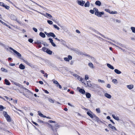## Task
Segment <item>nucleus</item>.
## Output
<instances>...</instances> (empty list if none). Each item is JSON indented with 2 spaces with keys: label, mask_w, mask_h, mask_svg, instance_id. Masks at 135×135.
I'll use <instances>...</instances> for the list:
<instances>
[{
  "label": "nucleus",
  "mask_w": 135,
  "mask_h": 135,
  "mask_svg": "<svg viewBox=\"0 0 135 135\" xmlns=\"http://www.w3.org/2000/svg\"><path fill=\"white\" fill-rule=\"evenodd\" d=\"M9 49L12 50L13 52L15 53L14 55H15L16 57L19 58L20 59H22L21 58V54L17 51L16 50H15L13 49L12 48L10 47H9Z\"/></svg>",
  "instance_id": "1"
},
{
  "label": "nucleus",
  "mask_w": 135,
  "mask_h": 135,
  "mask_svg": "<svg viewBox=\"0 0 135 135\" xmlns=\"http://www.w3.org/2000/svg\"><path fill=\"white\" fill-rule=\"evenodd\" d=\"M73 50L75 52L79 55H81L82 56L84 55V56H90L89 55L87 54H83L82 52H81L79 50L77 49H74Z\"/></svg>",
  "instance_id": "2"
},
{
  "label": "nucleus",
  "mask_w": 135,
  "mask_h": 135,
  "mask_svg": "<svg viewBox=\"0 0 135 135\" xmlns=\"http://www.w3.org/2000/svg\"><path fill=\"white\" fill-rule=\"evenodd\" d=\"M3 114L4 116L6 118L8 122H10L11 121L10 117L8 115L7 112H4Z\"/></svg>",
  "instance_id": "3"
},
{
  "label": "nucleus",
  "mask_w": 135,
  "mask_h": 135,
  "mask_svg": "<svg viewBox=\"0 0 135 135\" xmlns=\"http://www.w3.org/2000/svg\"><path fill=\"white\" fill-rule=\"evenodd\" d=\"M76 2L79 5L81 6H83L85 3V2L83 0H77Z\"/></svg>",
  "instance_id": "4"
},
{
  "label": "nucleus",
  "mask_w": 135,
  "mask_h": 135,
  "mask_svg": "<svg viewBox=\"0 0 135 135\" xmlns=\"http://www.w3.org/2000/svg\"><path fill=\"white\" fill-rule=\"evenodd\" d=\"M22 60H23V61L26 63V64L28 65L29 66H30V67L31 68L33 67L34 66L32 64L29 63L26 60H25L22 59Z\"/></svg>",
  "instance_id": "5"
},
{
  "label": "nucleus",
  "mask_w": 135,
  "mask_h": 135,
  "mask_svg": "<svg viewBox=\"0 0 135 135\" xmlns=\"http://www.w3.org/2000/svg\"><path fill=\"white\" fill-rule=\"evenodd\" d=\"M72 56L70 55H69L68 56V57H64V59L65 61L69 62V61L70 60H71L72 59Z\"/></svg>",
  "instance_id": "6"
},
{
  "label": "nucleus",
  "mask_w": 135,
  "mask_h": 135,
  "mask_svg": "<svg viewBox=\"0 0 135 135\" xmlns=\"http://www.w3.org/2000/svg\"><path fill=\"white\" fill-rule=\"evenodd\" d=\"M77 89L79 90V92L82 94H84L85 92V90L84 89H81L78 87H77Z\"/></svg>",
  "instance_id": "7"
},
{
  "label": "nucleus",
  "mask_w": 135,
  "mask_h": 135,
  "mask_svg": "<svg viewBox=\"0 0 135 135\" xmlns=\"http://www.w3.org/2000/svg\"><path fill=\"white\" fill-rule=\"evenodd\" d=\"M109 127L111 129H112L113 131H114V130L117 131V129L114 126H113L111 124H109L108 125Z\"/></svg>",
  "instance_id": "8"
},
{
  "label": "nucleus",
  "mask_w": 135,
  "mask_h": 135,
  "mask_svg": "<svg viewBox=\"0 0 135 135\" xmlns=\"http://www.w3.org/2000/svg\"><path fill=\"white\" fill-rule=\"evenodd\" d=\"M9 17L12 20L15 21L16 20L17 18L16 17L13 15H10Z\"/></svg>",
  "instance_id": "9"
},
{
  "label": "nucleus",
  "mask_w": 135,
  "mask_h": 135,
  "mask_svg": "<svg viewBox=\"0 0 135 135\" xmlns=\"http://www.w3.org/2000/svg\"><path fill=\"white\" fill-rule=\"evenodd\" d=\"M93 118H94V120L97 122H99L100 121L99 118L95 114L94 115Z\"/></svg>",
  "instance_id": "10"
},
{
  "label": "nucleus",
  "mask_w": 135,
  "mask_h": 135,
  "mask_svg": "<svg viewBox=\"0 0 135 135\" xmlns=\"http://www.w3.org/2000/svg\"><path fill=\"white\" fill-rule=\"evenodd\" d=\"M104 14V12H99L98 13H97L95 15L97 16L98 17H101L102 15H103Z\"/></svg>",
  "instance_id": "11"
},
{
  "label": "nucleus",
  "mask_w": 135,
  "mask_h": 135,
  "mask_svg": "<svg viewBox=\"0 0 135 135\" xmlns=\"http://www.w3.org/2000/svg\"><path fill=\"white\" fill-rule=\"evenodd\" d=\"M89 66L92 69H94L95 67L94 66L93 64L91 62H89L88 64Z\"/></svg>",
  "instance_id": "12"
},
{
  "label": "nucleus",
  "mask_w": 135,
  "mask_h": 135,
  "mask_svg": "<svg viewBox=\"0 0 135 135\" xmlns=\"http://www.w3.org/2000/svg\"><path fill=\"white\" fill-rule=\"evenodd\" d=\"M48 36L50 37V36L54 38L55 37H56L54 33L52 32H50L49 33V34Z\"/></svg>",
  "instance_id": "13"
},
{
  "label": "nucleus",
  "mask_w": 135,
  "mask_h": 135,
  "mask_svg": "<svg viewBox=\"0 0 135 135\" xmlns=\"http://www.w3.org/2000/svg\"><path fill=\"white\" fill-rule=\"evenodd\" d=\"M104 95L105 97L109 99H110L112 97L111 95L107 93H105Z\"/></svg>",
  "instance_id": "14"
},
{
  "label": "nucleus",
  "mask_w": 135,
  "mask_h": 135,
  "mask_svg": "<svg viewBox=\"0 0 135 135\" xmlns=\"http://www.w3.org/2000/svg\"><path fill=\"white\" fill-rule=\"evenodd\" d=\"M19 68L23 70L25 69V66L22 64H21L19 66Z\"/></svg>",
  "instance_id": "15"
},
{
  "label": "nucleus",
  "mask_w": 135,
  "mask_h": 135,
  "mask_svg": "<svg viewBox=\"0 0 135 135\" xmlns=\"http://www.w3.org/2000/svg\"><path fill=\"white\" fill-rule=\"evenodd\" d=\"M44 16H45L47 17H52V16L50 14L46 13V14H43Z\"/></svg>",
  "instance_id": "16"
},
{
  "label": "nucleus",
  "mask_w": 135,
  "mask_h": 135,
  "mask_svg": "<svg viewBox=\"0 0 135 135\" xmlns=\"http://www.w3.org/2000/svg\"><path fill=\"white\" fill-rule=\"evenodd\" d=\"M4 81L6 85H10V83L9 82V81H8V80H7L6 79H5L4 80Z\"/></svg>",
  "instance_id": "17"
},
{
  "label": "nucleus",
  "mask_w": 135,
  "mask_h": 135,
  "mask_svg": "<svg viewBox=\"0 0 135 135\" xmlns=\"http://www.w3.org/2000/svg\"><path fill=\"white\" fill-rule=\"evenodd\" d=\"M22 88V89H25L26 90V91L27 92H28L30 94H33V93H32V92L28 90L27 88H25L23 86V87L22 88Z\"/></svg>",
  "instance_id": "18"
},
{
  "label": "nucleus",
  "mask_w": 135,
  "mask_h": 135,
  "mask_svg": "<svg viewBox=\"0 0 135 135\" xmlns=\"http://www.w3.org/2000/svg\"><path fill=\"white\" fill-rule=\"evenodd\" d=\"M107 66L110 69H112L113 70L114 69V68L113 66L112 65H110V64H107Z\"/></svg>",
  "instance_id": "19"
},
{
  "label": "nucleus",
  "mask_w": 135,
  "mask_h": 135,
  "mask_svg": "<svg viewBox=\"0 0 135 135\" xmlns=\"http://www.w3.org/2000/svg\"><path fill=\"white\" fill-rule=\"evenodd\" d=\"M114 71L117 74H119L121 73V72L120 71L117 69H114Z\"/></svg>",
  "instance_id": "20"
},
{
  "label": "nucleus",
  "mask_w": 135,
  "mask_h": 135,
  "mask_svg": "<svg viewBox=\"0 0 135 135\" xmlns=\"http://www.w3.org/2000/svg\"><path fill=\"white\" fill-rule=\"evenodd\" d=\"M40 36L42 38H45L46 37L45 34L42 32H40L39 33Z\"/></svg>",
  "instance_id": "21"
},
{
  "label": "nucleus",
  "mask_w": 135,
  "mask_h": 135,
  "mask_svg": "<svg viewBox=\"0 0 135 135\" xmlns=\"http://www.w3.org/2000/svg\"><path fill=\"white\" fill-rule=\"evenodd\" d=\"M46 52L49 55H51L52 52V51L49 50V49H48L46 51Z\"/></svg>",
  "instance_id": "22"
},
{
  "label": "nucleus",
  "mask_w": 135,
  "mask_h": 135,
  "mask_svg": "<svg viewBox=\"0 0 135 135\" xmlns=\"http://www.w3.org/2000/svg\"><path fill=\"white\" fill-rule=\"evenodd\" d=\"M95 4L97 5L98 6H100L101 5V3L100 1H97L95 2Z\"/></svg>",
  "instance_id": "23"
},
{
  "label": "nucleus",
  "mask_w": 135,
  "mask_h": 135,
  "mask_svg": "<svg viewBox=\"0 0 135 135\" xmlns=\"http://www.w3.org/2000/svg\"><path fill=\"white\" fill-rule=\"evenodd\" d=\"M127 87L129 89H131L133 87V86L132 85H128L127 86Z\"/></svg>",
  "instance_id": "24"
},
{
  "label": "nucleus",
  "mask_w": 135,
  "mask_h": 135,
  "mask_svg": "<svg viewBox=\"0 0 135 135\" xmlns=\"http://www.w3.org/2000/svg\"><path fill=\"white\" fill-rule=\"evenodd\" d=\"M87 114L91 118H93L94 115H95L94 114H91L89 112H87Z\"/></svg>",
  "instance_id": "25"
},
{
  "label": "nucleus",
  "mask_w": 135,
  "mask_h": 135,
  "mask_svg": "<svg viewBox=\"0 0 135 135\" xmlns=\"http://www.w3.org/2000/svg\"><path fill=\"white\" fill-rule=\"evenodd\" d=\"M77 78L79 80L81 81L82 83H83L84 81V79L82 78H80V76H79V77H78Z\"/></svg>",
  "instance_id": "26"
},
{
  "label": "nucleus",
  "mask_w": 135,
  "mask_h": 135,
  "mask_svg": "<svg viewBox=\"0 0 135 135\" xmlns=\"http://www.w3.org/2000/svg\"><path fill=\"white\" fill-rule=\"evenodd\" d=\"M87 86L88 87H91L92 86V85L91 84V82L90 81H89L87 82Z\"/></svg>",
  "instance_id": "27"
},
{
  "label": "nucleus",
  "mask_w": 135,
  "mask_h": 135,
  "mask_svg": "<svg viewBox=\"0 0 135 135\" xmlns=\"http://www.w3.org/2000/svg\"><path fill=\"white\" fill-rule=\"evenodd\" d=\"M94 10L95 12V14L96 15L99 12L98 9L96 8H94Z\"/></svg>",
  "instance_id": "28"
},
{
  "label": "nucleus",
  "mask_w": 135,
  "mask_h": 135,
  "mask_svg": "<svg viewBox=\"0 0 135 135\" xmlns=\"http://www.w3.org/2000/svg\"><path fill=\"white\" fill-rule=\"evenodd\" d=\"M89 6L90 3L89 1H87L84 4V6L85 7H89Z\"/></svg>",
  "instance_id": "29"
},
{
  "label": "nucleus",
  "mask_w": 135,
  "mask_h": 135,
  "mask_svg": "<svg viewBox=\"0 0 135 135\" xmlns=\"http://www.w3.org/2000/svg\"><path fill=\"white\" fill-rule=\"evenodd\" d=\"M112 116L113 117L115 120H119V119L118 117L115 116L113 114L112 115Z\"/></svg>",
  "instance_id": "30"
},
{
  "label": "nucleus",
  "mask_w": 135,
  "mask_h": 135,
  "mask_svg": "<svg viewBox=\"0 0 135 135\" xmlns=\"http://www.w3.org/2000/svg\"><path fill=\"white\" fill-rule=\"evenodd\" d=\"M86 96L87 98H89L91 97V95L90 93H87L86 94Z\"/></svg>",
  "instance_id": "31"
},
{
  "label": "nucleus",
  "mask_w": 135,
  "mask_h": 135,
  "mask_svg": "<svg viewBox=\"0 0 135 135\" xmlns=\"http://www.w3.org/2000/svg\"><path fill=\"white\" fill-rule=\"evenodd\" d=\"M116 44L118 45H119V46L121 47H125V46L124 45L120 43H119L118 42H117L116 43Z\"/></svg>",
  "instance_id": "32"
},
{
  "label": "nucleus",
  "mask_w": 135,
  "mask_h": 135,
  "mask_svg": "<svg viewBox=\"0 0 135 135\" xmlns=\"http://www.w3.org/2000/svg\"><path fill=\"white\" fill-rule=\"evenodd\" d=\"M15 85L17 86H18L20 88H21L23 87V85L17 83H16Z\"/></svg>",
  "instance_id": "33"
},
{
  "label": "nucleus",
  "mask_w": 135,
  "mask_h": 135,
  "mask_svg": "<svg viewBox=\"0 0 135 135\" xmlns=\"http://www.w3.org/2000/svg\"><path fill=\"white\" fill-rule=\"evenodd\" d=\"M30 1H31L32 2H33V3L36 4H37V5L38 6H39L40 7H41V8H43V9H44V8H45V7H44L42 6L39 5L38 4H37V3H35V2H34V1H32V0H30Z\"/></svg>",
  "instance_id": "34"
},
{
  "label": "nucleus",
  "mask_w": 135,
  "mask_h": 135,
  "mask_svg": "<svg viewBox=\"0 0 135 135\" xmlns=\"http://www.w3.org/2000/svg\"><path fill=\"white\" fill-rule=\"evenodd\" d=\"M48 100L51 103H54V101L51 98H49Z\"/></svg>",
  "instance_id": "35"
},
{
  "label": "nucleus",
  "mask_w": 135,
  "mask_h": 135,
  "mask_svg": "<svg viewBox=\"0 0 135 135\" xmlns=\"http://www.w3.org/2000/svg\"><path fill=\"white\" fill-rule=\"evenodd\" d=\"M131 29L132 32L134 33H135V27H131Z\"/></svg>",
  "instance_id": "36"
},
{
  "label": "nucleus",
  "mask_w": 135,
  "mask_h": 135,
  "mask_svg": "<svg viewBox=\"0 0 135 135\" xmlns=\"http://www.w3.org/2000/svg\"><path fill=\"white\" fill-rule=\"evenodd\" d=\"M1 70L3 72H7L8 71L6 69H5L3 68H2L1 69Z\"/></svg>",
  "instance_id": "37"
},
{
  "label": "nucleus",
  "mask_w": 135,
  "mask_h": 135,
  "mask_svg": "<svg viewBox=\"0 0 135 135\" xmlns=\"http://www.w3.org/2000/svg\"><path fill=\"white\" fill-rule=\"evenodd\" d=\"M42 43L40 41H37L36 42H35V44H37V45H39L40 44H42Z\"/></svg>",
  "instance_id": "38"
},
{
  "label": "nucleus",
  "mask_w": 135,
  "mask_h": 135,
  "mask_svg": "<svg viewBox=\"0 0 135 135\" xmlns=\"http://www.w3.org/2000/svg\"><path fill=\"white\" fill-rule=\"evenodd\" d=\"M3 7L7 9H9V6L5 5V4H4V5L3 6Z\"/></svg>",
  "instance_id": "39"
},
{
  "label": "nucleus",
  "mask_w": 135,
  "mask_h": 135,
  "mask_svg": "<svg viewBox=\"0 0 135 135\" xmlns=\"http://www.w3.org/2000/svg\"><path fill=\"white\" fill-rule=\"evenodd\" d=\"M81 108L82 109H84L85 110H87V111H90V112H91V113H93L90 110L88 109H87V108H85L84 106H82V107H81Z\"/></svg>",
  "instance_id": "40"
},
{
  "label": "nucleus",
  "mask_w": 135,
  "mask_h": 135,
  "mask_svg": "<svg viewBox=\"0 0 135 135\" xmlns=\"http://www.w3.org/2000/svg\"><path fill=\"white\" fill-rule=\"evenodd\" d=\"M49 125H50L51 127V128L52 129V131H53L54 132L56 131V132L57 131V129H55V130L54 131V129L53 127L50 124H49Z\"/></svg>",
  "instance_id": "41"
},
{
  "label": "nucleus",
  "mask_w": 135,
  "mask_h": 135,
  "mask_svg": "<svg viewBox=\"0 0 135 135\" xmlns=\"http://www.w3.org/2000/svg\"><path fill=\"white\" fill-rule=\"evenodd\" d=\"M112 82L114 84H116L117 83V80L116 79H113L112 80Z\"/></svg>",
  "instance_id": "42"
},
{
  "label": "nucleus",
  "mask_w": 135,
  "mask_h": 135,
  "mask_svg": "<svg viewBox=\"0 0 135 135\" xmlns=\"http://www.w3.org/2000/svg\"><path fill=\"white\" fill-rule=\"evenodd\" d=\"M95 37H97L100 40H104V41H106V40L104 39H103L101 37H98V36H97L96 35H95Z\"/></svg>",
  "instance_id": "43"
},
{
  "label": "nucleus",
  "mask_w": 135,
  "mask_h": 135,
  "mask_svg": "<svg viewBox=\"0 0 135 135\" xmlns=\"http://www.w3.org/2000/svg\"><path fill=\"white\" fill-rule=\"evenodd\" d=\"M54 27L57 30H59L60 29L56 25H53Z\"/></svg>",
  "instance_id": "44"
},
{
  "label": "nucleus",
  "mask_w": 135,
  "mask_h": 135,
  "mask_svg": "<svg viewBox=\"0 0 135 135\" xmlns=\"http://www.w3.org/2000/svg\"><path fill=\"white\" fill-rule=\"evenodd\" d=\"M48 49L46 48V47H43V48H42V50L44 51V52H46V51L47 49Z\"/></svg>",
  "instance_id": "45"
},
{
  "label": "nucleus",
  "mask_w": 135,
  "mask_h": 135,
  "mask_svg": "<svg viewBox=\"0 0 135 135\" xmlns=\"http://www.w3.org/2000/svg\"><path fill=\"white\" fill-rule=\"evenodd\" d=\"M117 12L116 11H112L111 12L110 11V14H117Z\"/></svg>",
  "instance_id": "46"
},
{
  "label": "nucleus",
  "mask_w": 135,
  "mask_h": 135,
  "mask_svg": "<svg viewBox=\"0 0 135 135\" xmlns=\"http://www.w3.org/2000/svg\"><path fill=\"white\" fill-rule=\"evenodd\" d=\"M106 41L108 42L110 44H111L112 45H113L115 46V47H118L117 46V45H115V44H113V43H112L111 42H110L109 41Z\"/></svg>",
  "instance_id": "47"
},
{
  "label": "nucleus",
  "mask_w": 135,
  "mask_h": 135,
  "mask_svg": "<svg viewBox=\"0 0 135 135\" xmlns=\"http://www.w3.org/2000/svg\"><path fill=\"white\" fill-rule=\"evenodd\" d=\"M96 110L98 113H100V109L99 108H97L96 109Z\"/></svg>",
  "instance_id": "48"
},
{
  "label": "nucleus",
  "mask_w": 135,
  "mask_h": 135,
  "mask_svg": "<svg viewBox=\"0 0 135 135\" xmlns=\"http://www.w3.org/2000/svg\"><path fill=\"white\" fill-rule=\"evenodd\" d=\"M56 86L57 87H59V88L60 89H61L62 88L61 86L59 84V83L57 84Z\"/></svg>",
  "instance_id": "49"
},
{
  "label": "nucleus",
  "mask_w": 135,
  "mask_h": 135,
  "mask_svg": "<svg viewBox=\"0 0 135 135\" xmlns=\"http://www.w3.org/2000/svg\"><path fill=\"white\" fill-rule=\"evenodd\" d=\"M98 34H99L101 36H102V37L104 38H106V37H105L104 35H103L101 34V33H100L99 32H97V33Z\"/></svg>",
  "instance_id": "50"
},
{
  "label": "nucleus",
  "mask_w": 135,
  "mask_h": 135,
  "mask_svg": "<svg viewBox=\"0 0 135 135\" xmlns=\"http://www.w3.org/2000/svg\"><path fill=\"white\" fill-rule=\"evenodd\" d=\"M47 22V23L50 25H52L53 23L50 20H48Z\"/></svg>",
  "instance_id": "51"
},
{
  "label": "nucleus",
  "mask_w": 135,
  "mask_h": 135,
  "mask_svg": "<svg viewBox=\"0 0 135 135\" xmlns=\"http://www.w3.org/2000/svg\"><path fill=\"white\" fill-rule=\"evenodd\" d=\"M4 109V107L2 105H0V110L2 111Z\"/></svg>",
  "instance_id": "52"
},
{
  "label": "nucleus",
  "mask_w": 135,
  "mask_h": 135,
  "mask_svg": "<svg viewBox=\"0 0 135 135\" xmlns=\"http://www.w3.org/2000/svg\"><path fill=\"white\" fill-rule=\"evenodd\" d=\"M105 11L106 12H108L109 13H110V11L109 9H105Z\"/></svg>",
  "instance_id": "53"
},
{
  "label": "nucleus",
  "mask_w": 135,
  "mask_h": 135,
  "mask_svg": "<svg viewBox=\"0 0 135 135\" xmlns=\"http://www.w3.org/2000/svg\"><path fill=\"white\" fill-rule=\"evenodd\" d=\"M99 82H101L102 83H105V81L103 80H101L100 79H99L98 80Z\"/></svg>",
  "instance_id": "54"
},
{
  "label": "nucleus",
  "mask_w": 135,
  "mask_h": 135,
  "mask_svg": "<svg viewBox=\"0 0 135 135\" xmlns=\"http://www.w3.org/2000/svg\"><path fill=\"white\" fill-rule=\"evenodd\" d=\"M42 44L45 46H49V45L45 42H43Z\"/></svg>",
  "instance_id": "55"
},
{
  "label": "nucleus",
  "mask_w": 135,
  "mask_h": 135,
  "mask_svg": "<svg viewBox=\"0 0 135 135\" xmlns=\"http://www.w3.org/2000/svg\"><path fill=\"white\" fill-rule=\"evenodd\" d=\"M33 41V40L32 38H29L28 40V41L31 43H32Z\"/></svg>",
  "instance_id": "56"
},
{
  "label": "nucleus",
  "mask_w": 135,
  "mask_h": 135,
  "mask_svg": "<svg viewBox=\"0 0 135 135\" xmlns=\"http://www.w3.org/2000/svg\"><path fill=\"white\" fill-rule=\"evenodd\" d=\"M94 9L93 10L91 9L89 11H90V12L91 13V14H93L94 13Z\"/></svg>",
  "instance_id": "57"
},
{
  "label": "nucleus",
  "mask_w": 135,
  "mask_h": 135,
  "mask_svg": "<svg viewBox=\"0 0 135 135\" xmlns=\"http://www.w3.org/2000/svg\"><path fill=\"white\" fill-rule=\"evenodd\" d=\"M48 40L50 41V42L51 44L52 42H53V40L51 38H49Z\"/></svg>",
  "instance_id": "58"
},
{
  "label": "nucleus",
  "mask_w": 135,
  "mask_h": 135,
  "mask_svg": "<svg viewBox=\"0 0 135 135\" xmlns=\"http://www.w3.org/2000/svg\"><path fill=\"white\" fill-rule=\"evenodd\" d=\"M38 115H39L42 117H43V116H44V115L43 114H42L41 113H40L39 111H38Z\"/></svg>",
  "instance_id": "59"
},
{
  "label": "nucleus",
  "mask_w": 135,
  "mask_h": 135,
  "mask_svg": "<svg viewBox=\"0 0 135 135\" xmlns=\"http://www.w3.org/2000/svg\"><path fill=\"white\" fill-rule=\"evenodd\" d=\"M33 30V31H34L35 32H37V30L35 27H33L32 28Z\"/></svg>",
  "instance_id": "60"
},
{
  "label": "nucleus",
  "mask_w": 135,
  "mask_h": 135,
  "mask_svg": "<svg viewBox=\"0 0 135 135\" xmlns=\"http://www.w3.org/2000/svg\"><path fill=\"white\" fill-rule=\"evenodd\" d=\"M53 82L54 84H55L56 85H57V84L58 83V82L56 80H54Z\"/></svg>",
  "instance_id": "61"
},
{
  "label": "nucleus",
  "mask_w": 135,
  "mask_h": 135,
  "mask_svg": "<svg viewBox=\"0 0 135 135\" xmlns=\"http://www.w3.org/2000/svg\"><path fill=\"white\" fill-rule=\"evenodd\" d=\"M73 75L76 78L78 77H79V76L76 74H74Z\"/></svg>",
  "instance_id": "62"
},
{
  "label": "nucleus",
  "mask_w": 135,
  "mask_h": 135,
  "mask_svg": "<svg viewBox=\"0 0 135 135\" xmlns=\"http://www.w3.org/2000/svg\"><path fill=\"white\" fill-rule=\"evenodd\" d=\"M89 79V77L88 75H85V80H86L88 79Z\"/></svg>",
  "instance_id": "63"
},
{
  "label": "nucleus",
  "mask_w": 135,
  "mask_h": 135,
  "mask_svg": "<svg viewBox=\"0 0 135 135\" xmlns=\"http://www.w3.org/2000/svg\"><path fill=\"white\" fill-rule=\"evenodd\" d=\"M51 44L54 47H55L56 46V45L53 42L51 43Z\"/></svg>",
  "instance_id": "64"
}]
</instances>
